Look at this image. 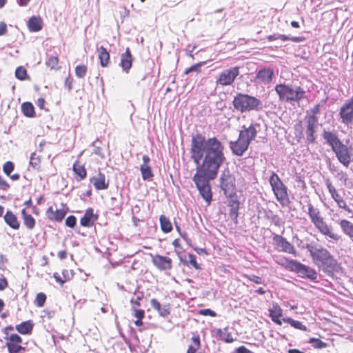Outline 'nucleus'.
Here are the masks:
<instances>
[{"label":"nucleus","instance_id":"nucleus-1","mask_svg":"<svg viewBox=\"0 0 353 353\" xmlns=\"http://www.w3.org/2000/svg\"><path fill=\"white\" fill-rule=\"evenodd\" d=\"M190 157L196 165V170L216 177L220 168L227 161L224 145L216 137L206 139L201 134L192 136Z\"/></svg>","mask_w":353,"mask_h":353},{"label":"nucleus","instance_id":"nucleus-2","mask_svg":"<svg viewBox=\"0 0 353 353\" xmlns=\"http://www.w3.org/2000/svg\"><path fill=\"white\" fill-rule=\"evenodd\" d=\"M257 127H259L258 123H252L248 128L243 125V130L239 132L238 139L229 142L230 148L234 155L242 157L248 150L251 141L256 137Z\"/></svg>","mask_w":353,"mask_h":353},{"label":"nucleus","instance_id":"nucleus-3","mask_svg":"<svg viewBox=\"0 0 353 353\" xmlns=\"http://www.w3.org/2000/svg\"><path fill=\"white\" fill-rule=\"evenodd\" d=\"M274 90L278 94L279 100L286 103H299L306 98L305 90L301 86L292 83L277 84Z\"/></svg>","mask_w":353,"mask_h":353},{"label":"nucleus","instance_id":"nucleus-4","mask_svg":"<svg viewBox=\"0 0 353 353\" xmlns=\"http://www.w3.org/2000/svg\"><path fill=\"white\" fill-rule=\"evenodd\" d=\"M232 105L234 108L241 112L251 111H260L263 109V103L261 100L255 97L242 93H237L234 97Z\"/></svg>","mask_w":353,"mask_h":353},{"label":"nucleus","instance_id":"nucleus-5","mask_svg":"<svg viewBox=\"0 0 353 353\" xmlns=\"http://www.w3.org/2000/svg\"><path fill=\"white\" fill-rule=\"evenodd\" d=\"M279 264L285 266L290 271L296 272L300 277L307 278L311 281H316L317 279V272L316 270L309 266H307L298 261L282 258Z\"/></svg>","mask_w":353,"mask_h":353},{"label":"nucleus","instance_id":"nucleus-6","mask_svg":"<svg viewBox=\"0 0 353 353\" xmlns=\"http://www.w3.org/2000/svg\"><path fill=\"white\" fill-rule=\"evenodd\" d=\"M216 177L209 176L206 173L196 170L192 180L202 198L210 204L212 199V192L210 181Z\"/></svg>","mask_w":353,"mask_h":353},{"label":"nucleus","instance_id":"nucleus-7","mask_svg":"<svg viewBox=\"0 0 353 353\" xmlns=\"http://www.w3.org/2000/svg\"><path fill=\"white\" fill-rule=\"evenodd\" d=\"M269 182L276 200L283 207L287 206L290 203L288 188L278 174L272 172Z\"/></svg>","mask_w":353,"mask_h":353},{"label":"nucleus","instance_id":"nucleus-8","mask_svg":"<svg viewBox=\"0 0 353 353\" xmlns=\"http://www.w3.org/2000/svg\"><path fill=\"white\" fill-rule=\"evenodd\" d=\"M219 181V187L225 196L236 194L235 177L228 168L221 171Z\"/></svg>","mask_w":353,"mask_h":353},{"label":"nucleus","instance_id":"nucleus-9","mask_svg":"<svg viewBox=\"0 0 353 353\" xmlns=\"http://www.w3.org/2000/svg\"><path fill=\"white\" fill-rule=\"evenodd\" d=\"M8 353H26V347L23 345L22 338L16 333L3 337Z\"/></svg>","mask_w":353,"mask_h":353},{"label":"nucleus","instance_id":"nucleus-10","mask_svg":"<svg viewBox=\"0 0 353 353\" xmlns=\"http://www.w3.org/2000/svg\"><path fill=\"white\" fill-rule=\"evenodd\" d=\"M317 265L319 268L329 276H332L335 272H339L341 270L340 264L332 254L327 256L326 259L321 261Z\"/></svg>","mask_w":353,"mask_h":353},{"label":"nucleus","instance_id":"nucleus-11","mask_svg":"<svg viewBox=\"0 0 353 353\" xmlns=\"http://www.w3.org/2000/svg\"><path fill=\"white\" fill-rule=\"evenodd\" d=\"M239 74V67L235 66L221 72L216 79V85L222 86L232 85Z\"/></svg>","mask_w":353,"mask_h":353},{"label":"nucleus","instance_id":"nucleus-12","mask_svg":"<svg viewBox=\"0 0 353 353\" xmlns=\"http://www.w3.org/2000/svg\"><path fill=\"white\" fill-rule=\"evenodd\" d=\"M305 248L310 252L313 260L317 263L326 259L327 256L331 254L327 249L315 243H307Z\"/></svg>","mask_w":353,"mask_h":353},{"label":"nucleus","instance_id":"nucleus-13","mask_svg":"<svg viewBox=\"0 0 353 353\" xmlns=\"http://www.w3.org/2000/svg\"><path fill=\"white\" fill-rule=\"evenodd\" d=\"M305 122H306V130H305V135L306 140L309 143H315L316 136V128H317L319 117H315L314 116H307L305 117Z\"/></svg>","mask_w":353,"mask_h":353},{"label":"nucleus","instance_id":"nucleus-14","mask_svg":"<svg viewBox=\"0 0 353 353\" xmlns=\"http://www.w3.org/2000/svg\"><path fill=\"white\" fill-rule=\"evenodd\" d=\"M68 208L65 205L62 204L60 209H54L52 206L48 208L46 212L47 218L54 222H61L68 213Z\"/></svg>","mask_w":353,"mask_h":353},{"label":"nucleus","instance_id":"nucleus-15","mask_svg":"<svg viewBox=\"0 0 353 353\" xmlns=\"http://www.w3.org/2000/svg\"><path fill=\"white\" fill-rule=\"evenodd\" d=\"M335 150H332L340 163L344 166L348 167L351 162V157L347 147L342 143Z\"/></svg>","mask_w":353,"mask_h":353},{"label":"nucleus","instance_id":"nucleus-16","mask_svg":"<svg viewBox=\"0 0 353 353\" xmlns=\"http://www.w3.org/2000/svg\"><path fill=\"white\" fill-rule=\"evenodd\" d=\"M273 241L278 248H281V251L292 254L294 256L296 255V251L294 247L282 236L274 234L273 236Z\"/></svg>","mask_w":353,"mask_h":353},{"label":"nucleus","instance_id":"nucleus-17","mask_svg":"<svg viewBox=\"0 0 353 353\" xmlns=\"http://www.w3.org/2000/svg\"><path fill=\"white\" fill-rule=\"evenodd\" d=\"M322 137L329 146L331 147L332 150L336 147H339L343 142L339 139L337 134L334 131H329L325 129L323 130Z\"/></svg>","mask_w":353,"mask_h":353},{"label":"nucleus","instance_id":"nucleus-18","mask_svg":"<svg viewBox=\"0 0 353 353\" xmlns=\"http://www.w3.org/2000/svg\"><path fill=\"white\" fill-rule=\"evenodd\" d=\"M274 77V70L270 68H263L260 69L256 75V81L259 83L268 84Z\"/></svg>","mask_w":353,"mask_h":353},{"label":"nucleus","instance_id":"nucleus-19","mask_svg":"<svg viewBox=\"0 0 353 353\" xmlns=\"http://www.w3.org/2000/svg\"><path fill=\"white\" fill-rule=\"evenodd\" d=\"M152 263L160 270H168L172 268V259L167 256L157 254L153 257Z\"/></svg>","mask_w":353,"mask_h":353},{"label":"nucleus","instance_id":"nucleus-20","mask_svg":"<svg viewBox=\"0 0 353 353\" xmlns=\"http://www.w3.org/2000/svg\"><path fill=\"white\" fill-rule=\"evenodd\" d=\"M133 57L129 48H127L125 52L121 56L119 65L122 68L123 72L128 73L132 64Z\"/></svg>","mask_w":353,"mask_h":353},{"label":"nucleus","instance_id":"nucleus-21","mask_svg":"<svg viewBox=\"0 0 353 353\" xmlns=\"http://www.w3.org/2000/svg\"><path fill=\"white\" fill-rule=\"evenodd\" d=\"M314 225L323 234L328 236L335 241H338L340 239L339 235L332 232L331 228L326 224L323 218Z\"/></svg>","mask_w":353,"mask_h":353},{"label":"nucleus","instance_id":"nucleus-22","mask_svg":"<svg viewBox=\"0 0 353 353\" xmlns=\"http://www.w3.org/2000/svg\"><path fill=\"white\" fill-rule=\"evenodd\" d=\"M5 223L12 230H17L20 228V222L15 214L11 210H7L3 215Z\"/></svg>","mask_w":353,"mask_h":353},{"label":"nucleus","instance_id":"nucleus-23","mask_svg":"<svg viewBox=\"0 0 353 353\" xmlns=\"http://www.w3.org/2000/svg\"><path fill=\"white\" fill-rule=\"evenodd\" d=\"M269 316L272 321L277 325H282V320L279 318L283 315V310L276 303L272 304V307L268 309Z\"/></svg>","mask_w":353,"mask_h":353},{"label":"nucleus","instance_id":"nucleus-24","mask_svg":"<svg viewBox=\"0 0 353 353\" xmlns=\"http://www.w3.org/2000/svg\"><path fill=\"white\" fill-rule=\"evenodd\" d=\"M97 190H105L108 188V182L105 181L104 174L99 173L97 176H93L90 179Z\"/></svg>","mask_w":353,"mask_h":353},{"label":"nucleus","instance_id":"nucleus-25","mask_svg":"<svg viewBox=\"0 0 353 353\" xmlns=\"http://www.w3.org/2000/svg\"><path fill=\"white\" fill-rule=\"evenodd\" d=\"M27 26L30 32H39L43 28V20L39 16H32L28 21Z\"/></svg>","mask_w":353,"mask_h":353},{"label":"nucleus","instance_id":"nucleus-26","mask_svg":"<svg viewBox=\"0 0 353 353\" xmlns=\"http://www.w3.org/2000/svg\"><path fill=\"white\" fill-rule=\"evenodd\" d=\"M72 276L73 274L72 271L66 269L62 270L61 276L58 272H54L53 274V277L55 281L61 286H63L65 283L70 281L72 279Z\"/></svg>","mask_w":353,"mask_h":353},{"label":"nucleus","instance_id":"nucleus-27","mask_svg":"<svg viewBox=\"0 0 353 353\" xmlns=\"http://www.w3.org/2000/svg\"><path fill=\"white\" fill-rule=\"evenodd\" d=\"M21 214L26 228L28 230H32L36 225L35 219L31 214H28L26 209L21 210Z\"/></svg>","mask_w":353,"mask_h":353},{"label":"nucleus","instance_id":"nucleus-28","mask_svg":"<svg viewBox=\"0 0 353 353\" xmlns=\"http://www.w3.org/2000/svg\"><path fill=\"white\" fill-rule=\"evenodd\" d=\"M34 324L32 321H23L20 324L16 325V330L23 335L30 334H31L33 330Z\"/></svg>","mask_w":353,"mask_h":353},{"label":"nucleus","instance_id":"nucleus-29","mask_svg":"<svg viewBox=\"0 0 353 353\" xmlns=\"http://www.w3.org/2000/svg\"><path fill=\"white\" fill-rule=\"evenodd\" d=\"M150 303L152 308L157 310L161 316L165 317L170 314V312L168 306H161V303L156 299H151Z\"/></svg>","mask_w":353,"mask_h":353},{"label":"nucleus","instance_id":"nucleus-30","mask_svg":"<svg viewBox=\"0 0 353 353\" xmlns=\"http://www.w3.org/2000/svg\"><path fill=\"white\" fill-rule=\"evenodd\" d=\"M267 39L269 41H273L274 40H277V39H281L283 41H292L293 42H301V41H303V37H289L286 35H284V34H272V35H269L267 37Z\"/></svg>","mask_w":353,"mask_h":353},{"label":"nucleus","instance_id":"nucleus-31","mask_svg":"<svg viewBox=\"0 0 353 353\" xmlns=\"http://www.w3.org/2000/svg\"><path fill=\"white\" fill-rule=\"evenodd\" d=\"M92 148V154H95L101 159H104L103 146L104 144L99 139L94 141L90 145Z\"/></svg>","mask_w":353,"mask_h":353},{"label":"nucleus","instance_id":"nucleus-32","mask_svg":"<svg viewBox=\"0 0 353 353\" xmlns=\"http://www.w3.org/2000/svg\"><path fill=\"white\" fill-rule=\"evenodd\" d=\"M339 225L344 234L353 239V223L348 220L343 219L340 221Z\"/></svg>","mask_w":353,"mask_h":353},{"label":"nucleus","instance_id":"nucleus-33","mask_svg":"<svg viewBox=\"0 0 353 353\" xmlns=\"http://www.w3.org/2000/svg\"><path fill=\"white\" fill-rule=\"evenodd\" d=\"M161 229L164 233H168L172 230V225L170 219L162 214L159 217Z\"/></svg>","mask_w":353,"mask_h":353},{"label":"nucleus","instance_id":"nucleus-34","mask_svg":"<svg viewBox=\"0 0 353 353\" xmlns=\"http://www.w3.org/2000/svg\"><path fill=\"white\" fill-rule=\"evenodd\" d=\"M308 214L314 224L323 218L320 216L319 209L314 208L311 203L308 204Z\"/></svg>","mask_w":353,"mask_h":353},{"label":"nucleus","instance_id":"nucleus-35","mask_svg":"<svg viewBox=\"0 0 353 353\" xmlns=\"http://www.w3.org/2000/svg\"><path fill=\"white\" fill-rule=\"evenodd\" d=\"M188 258L189 260L187 261L185 259H183L181 256H179L180 262L186 265H190L197 270H201V265L196 262V256L193 254H188Z\"/></svg>","mask_w":353,"mask_h":353},{"label":"nucleus","instance_id":"nucleus-36","mask_svg":"<svg viewBox=\"0 0 353 353\" xmlns=\"http://www.w3.org/2000/svg\"><path fill=\"white\" fill-rule=\"evenodd\" d=\"M98 51L99 58L100 59L101 66H107L110 59L109 53L107 52L106 49L104 48L103 46L100 47Z\"/></svg>","mask_w":353,"mask_h":353},{"label":"nucleus","instance_id":"nucleus-37","mask_svg":"<svg viewBox=\"0 0 353 353\" xmlns=\"http://www.w3.org/2000/svg\"><path fill=\"white\" fill-rule=\"evenodd\" d=\"M23 114L28 117H34L35 115L34 108L30 102H25L21 105Z\"/></svg>","mask_w":353,"mask_h":353},{"label":"nucleus","instance_id":"nucleus-38","mask_svg":"<svg viewBox=\"0 0 353 353\" xmlns=\"http://www.w3.org/2000/svg\"><path fill=\"white\" fill-rule=\"evenodd\" d=\"M282 321L285 323H289L292 327H293L296 329L303 330V331L307 330V327L305 325H304L303 324H302V323L301 321L294 320L293 319L290 318V317L283 318Z\"/></svg>","mask_w":353,"mask_h":353},{"label":"nucleus","instance_id":"nucleus-39","mask_svg":"<svg viewBox=\"0 0 353 353\" xmlns=\"http://www.w3.org/2000/svg\"><path fill=\"white\" fill-rule=\"evenodd\" d=\"M325 184L328 189L329 192L331 194L332 198L334 200L336 203L339 201L342 198L341 196L338 194L336 192L335 188L332 185L330 180L329 179H327L325 180Z\"/></svg>","mask_w":353,"mask_h":353},{"label":"nucleus","instance_id":"nucleus-40","mask_svg":"<svg viewBox=\"0 0 353 353\" xmlns=\"http://www.w3.org/2000/svg\"><path fill=\"white\" fill-rule=\"evenodd\" d=\"M142 178L143 180H150L153 177L152 168L148 165H141L140 168Z\"/></svg>","mask_w":353,"mask_h":353},{"label":"nucleus","instance_id":"nucleus-41","mask_svg":"<svg viewBox=\"0 0 353 353\" xmlns=\"http://www.w3.org/2000/svg\"><path fill=\"white\" fill-rule=\"evenodd\" d=\"M30 165L34 170H41V157L36 152H33L31 154L30 159Z\"/></svg>","mask_w":353,"mask_h":353},{"label":"nucleus","instance_id":"nucleus-42","mask_svg":"<svg viewBox=\"0 0 353 353\" xmlns=\"http://www.w3.org/2000/svg\"><path fill=\"white\" fill-rule=\"evenodd\" d=\"M73 171L79 177V179H83L86 176V170L79 162L73 164Z\"/></svg>","mask_w":353,"mask_h":353},{"label":"nucleus","instance_id":"nucleus-43","mask_svg":"<svg viewBox=\"0 0 353 353\" xmlns=\"http://www.w3.org/2000/svg\"><path fill=\"white\" fill-rule=\"evenodd\" d=\"M15 77L20 81H24L30 78L27 70L23 66H19L16 68Z\"/></svg>","mask_w":353,"mask_h":353},{"label":"nucleus","instance_id":"nucleus-44","mask_svg":"<svg viewBox=\"0 0 353 353\" xmlns=\"http://www.w3.org/2000/svg\"><path fill=\"white\" fill-rule=\"evenodd\" d=\"M59 59L57 56H50L46 61V65L50 70H57L60 68L59 66Z\"/></svg>","mask_w":353,"mask_h":353},{"label":"nucleus","instance_id":"nucleus-45","mask_svg":"<svg viewBox=\"0 0 353 353\" xmlns=\"http://www.w3.org/2000/svg\"><path fill=\"white\" fill-rule=\"evenodd\" d=\"M200 337L194 336L192 338V344L189 346L187 353H196V351L200 347Z\"/></svg>","mask_w":353,"mask_h":353},{"label":"nucleus","instance_id":"nucleus-46","mask_svg":"<svg viewBox=\"0 0 353 353\" xmlns=\"http://www.w3.org/2000/svg\"><path fill=\"white\" fill-rule=\"evenodd\" d=\"M308 343L315 349H323L327 347V344L317 338H310Z\"/></svg>","mask_w":353,"mask_h":353},{"label":"nucleus","instance_id":"nucleus-47","mask_svg":"<svg viewBox=\"0 0 353 353\" xmlns=\"http://www.w3.org/2000/svg\"><path fill=\"white\" fill-rule=\"evenodd\" d=\"M46 299L47 297L45 293L39 292L37 294L34 303L37 307H41L44 305Z\"/></svg>","mask_w":353,"mask_h":353},{"label":"nucleus","instance_id":"nucleus-48","mask_svg":"<svg viewBox=\"0 0 353 353\" xmlns=\"http://www.w3.org/2000/svg\"><path fill=\"white\" fill-rule=\"evenodd\" d=\"M14 164L13 162L10 161H6L3 165V172L7 176H10V174L12 173V172L14 170Z\"/></svg>","mask_w":353,"mask_h":353},{"label":"nucleus","instance_id":"nucleus-49","mask_svg":"<svg viewBox=\"0 0 353 353\" xmlns=\"http://www.w3.org/2000/svg\"><path fill=\"white\" fill-rule=\"evenodd\" d=\"M228 199V205L230 208L239 207L240 202L237 199L236 194L232 196H225Z\"/></svg>","mask_w":353,"mask_h":353},{"label":"nucleus","instance_id":"nucleus-50","mask_svg":"<svg viewBox=\"0 0 353 353\" xmlns=\"http://www.w3.org/2000/svg\"><path fill=\"white\" fill-rule=\"evenodd\" d=\"M239 209V207L230 208L229 216L236 224L238 223Z\"/></svg>","mask_w":353,"mask_h":353},{"label":"nucleus","instance_id":"nucleus-51","mask_svg":"<svg viewBox=\"0 0 353 353\" xmlns=\"http://www.w3.org/2000/svg\"><path fill=\"white\" fill-rule=\"evenodd\" d=\"M204 64H205V62H200V63H196L194 65H192L190 68H187L185 70L184 73L185 74H189L190 72H201V67L202 65H203Z\"/></svg>","mask_w":353,"mask_h":353},{"label":"nucleus","instance_id":"nucleus-52","mask_svg":"<svg viewBox=\"0 0 353 353\" xmlns=\"http://www.w3.org/2000/svg\"><path fill=\"white\" fill-rule=\"evenodd\" d=\"M244 277L246 278L248 281L254 282L256 284H263L264 283V281L261 277L254 274H245L244 275Z\"/></svg>","mask_w":353,"mask_h":353},{"label":"nucleus","instance_id":"nucleus-53","mask_svg":"<svg viewBox=\"0 0 353 353\" xmlns=\"http://www.w3.org/2000/svg\"><path fill=\"white\" fill-rule=\"evenodd\" d=\"M219 332H221V334H219L220 336V338L221 339V340L224 341L226 343H232L234 339L231 333L230 332H221V330H219Z\"/></svg>","mask_w":353,"mask_h":353},{"label":"nucleus","instance_id":"nucleus-54","mask_svg":"<svg viewBox=\"0 0 353 353\" xmlns=\"http://www.w3.org/2000/svg\"><path fill=\"white\" fill-rule=\"evenodd\" d=\"M134 294H137L136 299H131L130 302L132 304L136 305L137 306H140L139 301L143 298V292L139 291V288H137V290L134 292Z\"/></svg>","mask_w":353,"mask_h":353},{"label":"nucleus","instance_id":"nucleus-55","mask_svg":"<svg viewBox=\"0 0 353 353\" xmlns=\"http://www.w3.org/2000/svg\"><path fill=\"white\" fill-rule=\"evenodd\" d=\"M87 72V68L85 65H78L75 68L76 75L80 78L85 76Z\"/></svg>","mask_w":353,"mask_h":353},{"label":"nucleus","instance_id":"nucleus-56","mask_svg":"<svg viewBox=\"0 0 353 353\" xmlns=\"http://www.w3.org/2000/svg\"><path fill=\"white\" fill-rule=\"evenodd\" d=\"M65 225L68 227L73 228L76 225V218L73 215L68 216L65 219Z\"/></svg>","mask_w":353,"mask_h":353},{"label":"nucleus","instance_id":"nucleus-57","mask_svg":"<svg viewBox=\"0 0 353 353\" xmlns=\"http://www.w3.org/2000/svg\"><path fill=\"white\" fill-rule=\"evenodd\" d=\"M268 218L276 226H280L282 223L281 219L277 214H272L270 217Z\"/></svg>","mask_w":353,"mask_h":353},{"label":"nucleus","instance_id":"nucleus-58","mask_svg":"<svg viewBox=\"0 0 353 353\" xmlns=\"http://www.w3.org/2000/svg\"><path fill=\"white\" fill-rule=\"evenodd\" d=\"M336 203L339 208L343 209L348 213H352V210L346 205L345 201L343 199H341Z\"/></svg>","mask_w":353,"mask_h":353},{"label":"nucleus","instance_id":"nucleus-59","mask_svg":"<svg viewBox=\"0 0 353 353\" xmlns=\"http://www.w3.org/2000/svg\"><path fill=\"white\" fill-rule=\"evenodd\" d=\"M334 174L336 177L342 181L346 182L347 180V174L341 170H337Z\"/></svg>","mask_w":353,"mask_h":353},{"label":"nucleus","instance_id":"nucleus-60","mask_svg":"<svg viewBox=\"0 0 353 353\" xmlns=\"http://www.w3.org/2000/svg\"><path fill=\"white\" fill-rule=\"evenodd\" d=\"M10 184L0 174V189L2 190H7L10 188Z\"/></svg>","mask_w":353,"mask_h":353},{"label":"nucleus","instance_id":"nucleus-61","mask_svg":"<svg viewBox=\"0 0 353 353\" xmlns=\"http://www.w3.org/2000/svg\"><path fill=\"white\" fill-rule=\"evenodd\" d=\"M199 313L202 315H208L212 317H214L216 316V314L214 311L210 310V309H203L200 310Z\"/></svg>","mask_w":353,"mask_h":353},{"label":"nucleus","instance_id":"nucleus-62","mask_svg":"<svg viewBox=\"0 0 353 353\" xmlns=\"http://www.w3.org/2000/svg\"><path fill=\"white\" fill-rule=\"evenodd\" d=\"M234 353H254L248 349L246 347L242 345L235 349Z\"/></svg>","mask_w":353,"mask_h":353},{"label":"nucleus","instance_id":"nucleus-63","mask_svg":"<svg viewBox=\"0 0 353 353\" xmlns=\"http://www.w3.org/2000/svg\"><path fill=\"white\" fill-rule=\"evenodd\" d=\"M8 287V282L5 277L0 278V291H3Z\"/></svg>","mask_w":353,"mask_h":353},{"label":"nucleus","instance_id":"nucleus-64","mask_svg":"<svg viewBox=\"0 0 353 353\" xmlns=\"http://www.w3.org/2000/svg\"><path fill=\"white\" fill-rule=\"evenodd\" d=\"M311 114L310 116H314L315 117H318V114L320 113V105H315L310 110Z\"/></svg>","mask_w":353,"mask_h":353}]
</instances>
